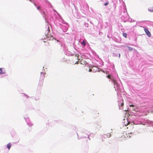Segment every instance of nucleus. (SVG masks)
<instances>
[{
	"label": "nucleus",
	"instance_id": "f257e3e1",
	"mask_svg": "<svg viewBox=\"0 0 153 153\" xmlns=\"http://www.w3.org/2000/svg\"><path fill=\"white\" fill-rule=\"evenodd\" d=\"M40 13L45 19L46 22H47V19L48 18V16L47 13L43 10H40Z\"/></svg>",
	"mask_w": 153,
	"mask_h": 153
},
{
	"label": "nucleus",
	"instance_id": "f03ea898",
	"mask_svg": "<svg viewBox=\"0 0 153 153\" xmlns=\"http://www.w3.org/2000/svg\"><path fill=\"white\" fill-rule=\"evenodd\" d=\"M65 25H63L59 23V27L62 30L63 32H66L68 29V25L67 23L64 24Z\"/></svg>",
	"mask_w": 153,
	"mask_h": 153
},
{
	"label": "nucleus",
	"instance_id": "7ed1b4c3",
	"mask_svg": "<svg viewBox=\"0 0 153 153\" xmlns=\"http://www.w3.org/2000/svg\"><path fill=\"white\" fill-rule=\"evenodd\" d=\"M45 74L44 73H41L39 78V81H43L45 78Z\"/></svg>",
	"mask_w": 153,
	"mask_h": 153
},
{
	"label": "nucleus",
	"instance_id": "20e7f679",
	"mask_svg": "<svg viewBox=\"0 0 153 153\" xmlns=\"http://www.w3.org/2000/svg\"><path fill=\"white\" fill-rule=\"evenodd\" d=\"M128 137L127 134L126 133L123 134V135L121 136V137L120 139V141H123L125 140V138Z\"/></svg>",
	"mask_w": 153,
	"mask_h": 153
},
{
	"label": "nucleus",
	"instance_id": "39448f33",
	"mask_svg": "<svg viewBox=\"0 0 153 153\" xmlns=\"http://www.w3.org/2000/svg\"><path fill=\"white\" fill-rule=\"evenodd\" d=\"M58 16H59V22L63 24H66L67 23L62 18V17L59 14H58Z\"/></svg>",
	"mask_w": 153,
	"mask_h": 153
},
{
	"label": "nucleus",
	"instance_id": "423d86ee",
	"mask_svg": "<svg viewBox=\"0 0 153 153\" xmlns=\"http://www.w3.org/2000/svg\"><path fill=\"white\" fill-rule=\"evenodd\" d=\"M144 30L146 34L147 35L149 36V37H151V35L150 33V32L149 31V30L146 28H145L144 29Z\"/></svg>",
	"mask_w": 153,
	"mask_h": 153
},
{
	"label": "nucleus",
	"instance_id": "0eeeda50",
	"mask_svg": "<svg viewBox=\"0 0 153 153\" xmlns=\"http://www.w3.org/2000/svg\"><path fill=\"white\" fill-rule=\"evenodd\" d=\"M87 43V42L86 40H83L82 42H81V45H83L84 46H85Z\"/></svg>",
	"mask_w": 153,
	"mask_h": 153
},
{
	"label": "nucleus",
	"instance_id": "6e6552de",
	"mask_svg": "<svg viewBox=\"0 0 153 153\" xmlns=\"http://www.w3.org/2000/svg\"><path fill=\"white\" fill-rule=\"evenodd\" d=\"M11 146V145L10 143H9L7 145V147L8 149L9 150Z\"/></svg>",
	"mask_w": 153,
	"mask_h": 153
},
{
	"label": "nucleus",
	"instance_id": "1a4fd4ad",
	"mask_svg": "<svg viewBox=\"0 0 153 153\" xmlns=\"http://www.w3.org/2000/svg\"><path fill=\"white\" fill-rule=\"evenodd\" d=\"M148 10L150 12H153V7H150L148 9Z\"/></svg>",
	"mask_w": 153,
	"mask_h": 153
},
{
	"label": "nucleus",
	"instance_id": "9d476101",
	"mask_svg": "<svg viewBox=\"0 0 153 153\" xmlns=\"http://www.w3.org/2000/svg\"><path fill=\"white\" fill-rule=\"evenodd\" d=\"M112 80V81L115 84L117 83V82L114 79H113V78L111 79Z\"/></svg>",
	"mask_w": 153,
	"mask_h": 153
},
{
	"label": "nucleus",
	"instance_id": "9b49d317",
	"mask_svg": "<svg viewBox=\"0 0 153 153\" xmlns=\"http://www.w3.org/2000/svg\"><path fill=\"white\" fill-rule=\"evenodd\" d=\"M123 36L125 37H126L127 36V33H123Z\"/></svg>",
	"mask_w": 153,
	"mask_h": 153
},
{
	"label": "nucleus",
	"instance_id": "f8f14e48",
	"mask_svg": "<svg viewBox=\"0 0 153 153\" xmlns=\"http://www.w3.org/2000/svg\"><path fill=\"white\" fill-rule=\"evenodd\" d=\"M101 126L100 125H97V126H96V128L98 129L99 128H100L101 127Z\"/></svg>",
	"mask_w": 153,
	"mask_h": 153
},
{
	"label": "nucleus",
	"instance_id": "ddd939ff",
	"mask_svg": "<svg viewBox=\"0 0 153 153\" xmlns=\"http://www.w3.org/2000/svg\"><path fill=\"white\" fill-rule=\"evenodd\" d=\"M37 9L38 10H39V12H40V10H42V9H40V6H37L36 7Z\"/></svg>",
	"mask_w": 153,
	"mask_h": 153
},
{
	"label": "nucleus",
	"instance_id": "4468645a",
	"mask_svg": "<svg viewBox=\"0 0 153 153\" xmlns=\"http://www.w3.org/2000/svg\"><path fill=\"white\" fill-rule=\"evenodd\" d=\"M107 77L108 78H109V79H111V76L110 75H108L107 76Z\"/></svg>",
	"mask_w": 153,
	"mask_h": 153
},
{
	"label": "nucleus",
	"instance_id": "2eb2a0df",
	"mask_svg": "<svg viewBox=\"0 0 153 153\" xmlns=\"http://www.w3.org/2000/svg\"><path fill=\"white\" fill-rule=\"evenodd\" d=\"M108 3H108V2H106L105 3L104 5L105 6H107V5L108 4Z\"/></svg>",
	"mask_w": 153,
	"mask_h": 153
},
{
	"label": "nucleus",
	"instance_id": "dca6fc26",
	"mask_svg": "<svg viewBox=\"0 0 153 153\" xmlns=\"http://www.w3.org/2000/svg\"><path fill=\"white\" fill-rule=\"evenodd\" d=\"M2 70L1 68H0V74H2Z\"/></svg>",
	"mask_w": 153,
	"mask_h": 153
},
{
	"label": "nucleus",
	"instance_id": "f3484780",
	"mask_svg": "<svg viewBox=\"0 0 153 153\" xmlns=\"http://www.w3.org/2000/svg\"><path fill=\"white\" fill-rule=\"evenodd\" d=\"M129 106L131 107H134V105H130Z\"/></svg>",
	"mask_w": 153,
	"mask_h": 153
},
{
	"label": "nucleus",
	"instance_id": "a211bd4d",
	"mask_svg": "<svg viewBox=\"0 0 153 153\" xmlns=\"http://www.w3.org/2000/svg\"><path fill=\"white\" fill-rule=\"evenodd\" d=\"M123 105H124V103H123V102L122 103L121 106H123Z\"/></svg>",
	"mask_w": 153,
	"mask_h": 153
},
{
	"label": "nucleus",
	"instance_id": "6ab92c4d",
	"mask_svg": "<svg viewBox=\"0 0 153 153\" xmlns=\"http://www.w3.org/2000/svg\"><path fill=\"white\" fill-rule=\"evenodd\" d=\"M89 72H91L92 71V69L90 68L89 70Z\"/></svg>",
	"mask_w": 153,
	"mask_h": 153
},
{
	"label": "nucleus",
	"instance_id": "aec40b11",
	"mask_svg": "<svg viewBox=\"0 0 153 153\" xmlns=\"http://www.w3.org/2000/svg\"><path fill=\"white\" fill-rule=\"evenodd\" d=\"M53 11H54L56 12L58 14H58H59L56 12V11L54 9H53Z\"/></svg>",
	"mask_w": 153,
	"mask_h": 153
},
{
	"label": "nucleus",
	"instance_id": "412c9836",
	"mask_svg": "<svg viewBox=\"0 0 153 153\" xmlns=\"http://www.w3.org/2000/svg\"><path fill=\"white\" fill-rule=\"evenodd\" d=\"M30 1L32 2V3H33V2H34V1L32 0H30Z\"/></svg>",
	"mask_w": 153,
	"mask_h": 153
},
{
	"label": "nucleus",
	"instance_id": "4be33fe9",
	"mask_svg": "<svg viewBox=\"0 0 153 153\" xmlns=\"http://www.w3.org/2000/svg\"><path fill=\"white\" fill-rule=\"evenodd\" d=\"M76 56L77 57V58H78V56H79V55L78 54H76Z\"/></svg>",
	"mask_w": 153,
	"mask_h": 153
},
{
	"label": "nucleus",
	"instance_id": "5701e85b",
	"mask_svg": "<svg viewBox=\"0 0 153 153\" xmlns=\"http://www.w3.org/2000/svg\"><path fill=\"white\" fill-rule=\"evenodd\" d=\"M54 39V38L53 36H51V39Z\"/></svg>",
	"mask_w": 153,
	"mask_h": 153
},
{
	"label": "nucleus",
	"instance_id": "b1692460",
	"mask_svg": "<svg viewBox=\"0 0 153 153\" xmlns=\"http://www.w3.org/2000/svg\"><path fill=\"white\" fill-rule=\"evenodd\" d=\"M45 40H46V39H44V42H46V41H45Z\"/></svg>",
	"mask_w": 153,
	"mask_h": 153
},
{
	"label": "nucleus",
	"instance_id": "393cba45",
	"mask_svg": "<svg viewBox=\"0 0 153 153\" xmlns=\"http://www.w3.org/2000/svg\"><path fill=\"white\" fill-rule=\"evenodd\" d=\"M34 5L36 6V4L35 3H34Z\"/></svg>",
	"mask_w": 153,
	"mask_h": 153
},
{
	"label": "nucleus",
	"instance_id": "a878e982",
	"mask_svg": "<svg viewBox=\"0 0 153 153\" xmlns=\"http://www.w3.org/2000/svg\"><path fill=\"white\" fill-rule=\"evenodd\" d=\"M130 124V122H128V123L127 124V125L129 124Z\"/></svg>",
	"mask_w": 153,
	"mask_h": 153
},
{
	"label": "nucleus",
	"instance_id": "bb28decb",
	"mask_svg": "<svg viewBox=\"0 0 153 153\" xmlns=\"http://www.w3.org/2000/svg\"><path fill=\"white\" fill-rule=\"evenodd\" d=\"M77 62H78V61L77 62H76V63H75V64H76V63H77Z\"/></svg>",
	"mask_w": 153,
	"mask_h": 153
},
{
	"label": "nucleus",
	"instance_id": "cd10ccee",
	"mask_svg": "<svg viewBox=\"0 0 153 153\" xmlns=\"http://www.w3.org/2000/svg\"><path fill=\"white\" fill-rule=\"evenodd\" d=\"M132 50V48H131V49H130V51H131V50Z\"/></svg>",
	"mask_w": 153,
	"mask_h": 153
},
{
	"label": "nucleus",
	"instance_id": "c85d7f7f",
	"mask_svg": "<svg viewBox=\"0 0 153 153\" xmlns=\"http://www.w3.org/2000/svg\"><path fill=\"white\" fill-rule=\"evenodd\" d=\"M128 48H130V47H128Z\"/></svg>",
	"mask_w": 153,
	"mask_h": 153
},
{
	"label": "nucleus",
	"instance_id": "c756f323",
	"mask_svg": "<svg viewBox=\"0 0 153 153\" xmlns=\"http://www.w3.org/2000/svg\"><path fill=\"white\" fill-rule=\"evenodd\" d=\"M52 7V6L51 5V7Z\"/></svg>",
	"mask_w": 153,
	"mask_h": 153
},
{
	"label": "nucleus",
	"instance_id": "7c9ffc66",
	"mask_svg": "<svg viewBox=\"0 0 153 153\" xmlns=\"http://www.w3.org/2000/svg\"><path fill=\"white\" fill-rule=\"evenodd\" d=\"M57 40V42H59V40Z\"/></svg>",
	"mask_w": 153,
	"mask_h": 153
},
{
	"label": "nucleus",
	"instance_id": "2f4dec72",
	"mask_svg": "<svg viewBox=\"0 0 153 153\" xmlns=\"http://www.w3.org/2000/svg\"><path fill=\"white\" fill-rule=\"evenodd\" d=\"M48 39H49L50 40V39L49 38H48Z\"/></svg>",
	"mask_w": 153,
	"mask_h": 153
},
{
	"label": "nucleus",
	"instance_id": "473e14b6",
	"mask_svg": "<svg viewBox=\"0 0 153 153\" xmlns=\"http://www.w3.org/2000/svg\"><path fill=\"white\" fill-rule=\"evenodd\" d=\"M120 56V54H119V56Z\"/></svg>",
	"mask_w": 153,
	"mask_h": 153
}]
</instances>
